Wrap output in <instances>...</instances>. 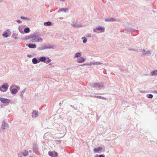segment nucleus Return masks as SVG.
I'll list each match as a JSON object with an SVG mask.
<instances>
[{
	"label": "nucleus",
	"mask_w": 157,
	"mask_h": 157,
	"mask_svg": "<svg viewBox=\"0 0 157 157\" xmlns=\"http://www.w3.org/2000/svg\"><path fill=\"white\" fill-rule=\"evenodd\" d=\"M18 88L17 86L15 85H12L10 87V90L12 94H15L18 92V90L17 88Z\"/></svg>",
	"instance_id": "nucleus-3"
},
{
	"label": "nucleus",
	"mask_w": 157,
	"mask_h": 157,
	"mask_svg": "<svg viewBox=\"0 0 157 157\" xmlns=\"http://www.w3.org/2000/svg\"><path fill=\"white\" fill-rule=\"evenodd\" d=\"M154 92L155 93L157 94V91H155Z\"/></svg>",
	"instance_id": "nucleus-45"
},
{
	"label": "nucleus",
	"mask_w": 157,
	"mask_h": 157,
	"mask_svg": "<svg viewBox=\"0 0 157 157\" xmlns=\"http://www.w3.org/2000/svg\"><path fill=\"white\" fill-rule=\"evenodd\" d=\"M32 117L33 118H36L38 116L39 114L38 111L33 110V112L31 113Z\"/></svg>",
	"instance_id": "nucleus-10"
},
{
	"label": "nucleus",
	"mask_w": 157,
	"mask_h": 157,
	"mask_svg": "<svg viewBox=\"0 0 157 157\" xmlns=\"http://www.w3.org/2000/svg\"><path fill=\"white\" fill-rule=\"evenodd\" d=\"M72 25L74 27H80L82 26V25L75 23H73L72 24Z\"/></svg>",
	"instance_id": "nucleus-19"
},
{
	"label": "nucleus",
	"mask_w": 157,
	"mask_h": 157,
	"mask_svg": "<svg viewBox=\"0 0 157 157\" xmlns=\"http://www.w3.org/2000/svg\"><path fill=\"white\" fill-rule=\"evenodd\" d=\"M142 52V55L146 56H150L151 55V53L149 51H145V49H143Z\"/></svg>",
	"instance_id": "nucleus-12"
},
{
	"label": "nucleus",
	"mask_w": 157,
	"mask_h": 157,
	"mask_svg": "<svg viewBox=\"0 0 157 157\" xmlns=\"http://www.w3.org/2000/svg\"><path fill=\"white\" fill-rule=\"evenodd\" d=\"M2 35L3 37H6V38H7V37H8L9 36L8 33H7V32H6V31L4 32L2 34Z\"/></svg>",
	"instance_id": "nucleus-29"
},
{
	"label": "nucleus",
	"mask_w": 157,
	"mask_h": 157,
	"mask_svg": "<svg viewBox=\"0 0 157 157\" xmlns=\"http://www.w3.org/2000/svg\"><path fill=\"white\" fill-rule=\"evenodd\" d=\"M36 47V45L35 44H30V48H35Z\"/></svg>",
	"instance_id": "nucleus-25"
},
{
	"label": "nucleus",
	"mask_w": 157,
	"mask_h": 157,
	"mask_svg": "<svg viewBox=\"0 0 157 157\" xmlns=\"http://www.w3.org/2000/svg\"><path fill=\"white\" fill-rule=\"evenodd\" d=\"M125 30L127 33H128L132 32L134 30V29L132 28L127 27L125 28Z\"/></svg>",
	"instance_id": "nucleus-17"
},
{
	"label": "nucleus",
	"mask_w": 157,
	"mask_h": 157,
	"mask_svg": "<svg viewBox=\"0 0 157 157\" xmlns=\"http://www.w3.org/2000/svg\"><path fill=\"white\" fill-rule=\"evenodd\" d=\"M82 39H83V41H82V42L83 43H85L87 42V40L86 39L85 37H82Z\"/></svg>",
	"instance_id": "nucleus-33"
},
{
	"label": "nucleus",
	"mask_w": 157,
	"mask_h": 157,
	"mask_svg": "<svg viewBox=\"0 0 157 157\" xmlns=\"http://www.w3.org/2000/svg\"><path fill=\"white\" fill-rule=\"evenodd\" d=\"M39 62H41L45 63V61L46 60V57L45 56L41 57L39 59Z\"/></svg>",
	"instance_id": "nucleus-15"
},
{
	"label": "nucleus",
	"mask_w": 157,
	"mask_h": 157,
	"mask_svg": "<svg viewBox=\"0 0 157 157\" xmlns=\"http://www.w3.org/2000/svg\"><path fill=\"white\" fill-rule=\"evenodd\" d=\"M151 74L152 76H155L157 75V70L152 71L151 72Z\"/></svg>",
	"instance_id": "nucleus-26"
},
{
	"label": "nucleus",
	"mask_w": 157,
	"mask_h": 157,
	"mask_svg": "<svg viewBox=\"0 0 157 157\" xmlns=\"http://www.w3.org/2000/svg\"><path fill=\"white\" fill-rule=\"evenodd\" d=\"M25 92V91L23 90L21 92V95H20V96L21 97V98H22V99H23V94Z\"/></svg>",
	"instance_id": "nucleus-35"
},
{
	"label": "nucleus",
	"mask_w": 157,
	"mask_h": 157,
	"mask_svg": "<svg viewBox=\"0 0 157 157\" xmlns=\"http://www.w3.org/2000/svg\"><path fill=\"white\" fill-rule=\"evenodd\" d=\"M128 50L129 51H137V50H136L134 49L129 48H128Z\"/></svg>",
	"instance_id": "nucleus-38"
},
{
	"label": "nucleus",
	"mask_w": 157,
	"mask_h": 157,
	"mask_svg": "<svg viewBox=\"0 0 157 157\" xmlns=\"http://www.w3.org/2000/svg\"><path fill=\"white\" fill-rule=\"evenodd\" d=\"M54 46L53 44H45L42 46L38 48V50H43L45 49L53 48Z\"/></svg>",
	"instance_id": "nucleus-2"
},
{
	"label": "nucleus",
	"mask_w": 157,
	"mask_h": 157,
	"mask_svg": "<svg viewBox=\"0 0 157 157\" xmlns=\"http://www.w3.org/2000/svg\"><path fill=\"white\" fill-rule=\"evenodd\" d=\"M48 154L52 157H56L58 156L57 153L55 151H49Z\"/></svg>",
	"instance_id": "nucleus-11"
},
{
	"label": "nucleus",
	"mask_w": 157,
	"mask_h": 157,
	"mask_svg": "<svg viewBox=\"0 0 157 157\" xmlns=\"http://www.w3.org/2000/svg\"><path fill=\"white\" fill-rule=\"evenodd\" d=\"M26 39H29V36H27L26 37Z\"/></svg>",
	"instance_id": "nucleus-42"
},
{
	"label": "nucleus",
	"mask_w": 157,
	"mask_h": 157,
	"mask_svg": "<svg viewBox=\"0 0 157 157\" xmlns=\"http://www.w3.org/2000/svg\"><path fill=\"white\" fill-rule=\"evenodd\" d=\"M27 56L29 57V55H27Z\"/></svg>",
	"instance_id": "nucleus-50"
},
{
	"label": "nucleus",
	"mask_w": 157,
	"mask_h": 157,
	"mask_svg": "<svg viewBox=\"0 0 157 157\" xmlns=\"http://www.w3.org/2000/svg\"><path fill=\"white\" fill-rule=\"evenodd\" d=\"M17 21L18 23H19V24H21L22 23V21H21L19 20H17Z\"/></svg>",
	"instance_id": "nucleus-39"
},
{
	"label": "nucleus",
	"mask_w": 157,
	"mask_h": 157,
	"mask_svg": "<svg viewBox=\"0 0 157 157\" xmlns=\"http://www.w3.org/2000/svg\"><path fill=\"white\" fill-rule=\"evenodd\" d=\"M20 18L21 19L25 21H29V18L24 17L21 16Z\"/></svg>",
	"instance_id": "nucleus-30"
},
{
	"label": "nucleus",
	"mask_w": 157,
	"mask_h": 157,
	"mask_svg": "<svg viewBox=\"0 0 157 157\" xmlns=\"http://www.w3.org/2000/svg\"><path fill=\"white\" fill-rule=\"evenodd\" d=\"M25 29V26L23 25H21L19 26L18 27V29L20 31V32L22 33H23V30Z\"/></svg>",
	"instance_id": "nucleus-14"
},
{
	"label": "nucleus",
	"mask_w": 157,
	"mask_h": 157,
	"mask_svg": "<svg viewBox=\"0 0 157 157\" xmlns=\"http://www.w3.org/2000/svg\"><path fill=\"white\" fill-rule=\"evenodd\" d=\"M28 154V151L25 150L22 151L20 153H18L17 156L18 157H22V155H23L24 156H26Z\"/></svg>",
	"instance_id": "nucleus-7"
},
{
	"label": "nucleus",
	"mask_w": 157,
	"mask_h": 157,
	"mask_svg": "<svg viewBox=\"0 0 157 157\" xmlns=\"http://www.w3.org/2000/svg\"><path fill=\"white\" fill-rule=\"evenodd\" d=\"M67 10V8H63L59 9V10L58 11V12H61L63 11L65 12H66V11Z\"/></svg>",
	"instance_id": "nucleus-23"
},
{
	"label": "nucleus",
	"mask_w": 157,
	"mask_h": 157,
	"mask_svg": "<svg viewBox=\"0 0 157 157\" xmlns=\"http://www.w3.org/2000/svg\"><path fill=\"white\" fill-rule=\"evenodd\" d=\"M0 101L3 103L6 104L10 102V100L6 98L0 97Z\"/></svg>",
	"instance_id": "nucleus-9"
},
{
	"label": "nucleus",
	"mask_w": 157,
	"mask_h": 157,
	"mask_svg": "<svg viewBox=\"0 0 157 157\" xmlns=\"http://www.w3.org/2000/svg\"><path fill=\"white\" fill-rule=\"evenodd\" d=\"M87 65H94V62H90L89 63H88Z\"/></svg>",
	"instance_id": "nucleus-36"
},
{
	"label": "nucleus",
	"mask_w": 157,
	"mask_h": 157,
	"mask_svg": "<svg viewBox=\"0 0 157 157\" xmlns=\"http://www.w3.org/2000/svg\"><path fill=\"white\" fill-rule=\"evenodd\" d=\"M30 38H32V42H42L43 40L38 35H36V34H33L31 35H30Z\"/></svg>",
	"instance_id": "nucleus-1"
},
{
	"label": "nucleus",
	"mask_w": 157,
	"mask_h": 157,
	"mask_svg": "<svg viewBox=\"0 0 157 157\" xmlns=\"http://www.w3.org/2000/svg\"><path fill=\"white\" fill-rule=\"evenodd\" d=\"M84 65H87V64H83Z\"/></svg>",
	"instance_id": "nucleus-49"
},
{
	"label": "nucleus",
	"mask_w": 157,
	"mask_h": 157,
	"mask_svg": "<svg viewBox=\"0 0 157 157\" xmlns=\"http://www.w3.org/2000/svg\"><path fill=\"white\" fill-rule=\"evenodd\" d=\"M92 86L95 88H98L100 87H102L103 88H105V86L103 85V83L102 82L101 83L96 82L94 83L92 85Z\"/></svg>",
	"instance_id": "nucleus-6"
},
{
	"label": "nucleus",
	"mask_w": 157,
	"mask_h": 157,
	"mask_svg": "<svg viewBox=\"0 0 157 157\" xmlns=\"http://www.w3.org/2000/svg\"><path fill=\"white\" fill-rule=\"evenodd\" d=\"M44 25L46 26H50L51 25L52 23L50 21L45 22L44 23Z\"/></svg>",
	"instance_id": "nucleus-22"
},
{
	"label": "nucleus",
	"mask_w": 157,
	"mask_h": 157,
	"mask_svg": "<svg viewBox=\"0 0 157 157\" xmlns=\"http://www.w3.org/2000/svg\"><path fill=\"white\" fill-rule=\"evenodd\" d=\"M81 56V54L80 53H77L75 55V58H78Z\"/></svg>",
	"instance_id": "nucleus-31"
},
{
	"label": "nucleus",
	"mask_w": 157,
	"mask_h": 157,
	"mask_svg": "<svg viewBox=\"0 0 157 157\" xmlns=\"http://www.w3.org/2000/svg\"><path fill=\"white\" fill-rule=\"evenodd\" d=\"M3 0H0V3H1Z\"/></svg>",
	"instance_id": "nucleus-47"
},
{
	"label": "nucleus",
	"mask_w": 157,
	"mask_h": 157,
	"mask_svg": "<svg viewBox=\"0 0 157 157\" xmlns=\"http://www.w3.org/2000/svg\"><path fill=\"white\" fill-rule=\"evenodd\" d=\"M98 157V155H97L94 157Z\"/></svg>",
	"instance_id": "nucleus-46"
},
{
	"label": "nucleus",
	"mask_w": 157,
	"mask_h": 157,
	"mask_svg": "<svg viewBox=\"0 0 157 157\" xmlns=\"http://www.w3.org/2000/svg\"><path fill=\"white\" fill-rule=\"evenodd\" d=\"M26 45L29 48V44H26Z\"/></svg>",
	"instance_id": "nucleus-41"
},
{
	"label": "nucleus",
	"mask_w": 157,
	"mask_h": 157,
	"mask_svg": "<svg viewBox=\"0 0 157 157\" xmlns=\"http://www.w3.org/2000/svg\"><path fill=\"white\" fill-rule=\"evenodd\" d=\"M38 148L36 144H34L33 145V152H36L38 150Z\"/></svg>",
	"instance_id": "nucleus-18"
},
{
	"label": "nucleus",
	"mask_w": 157,
	"mask_h": 157,
	"mask_svg": "<svg viewBox=\"0 0 157 157\" xmlns=\"http://www.w3.org/2000/svg\"><path fill=\"white\" fill-rule=\"evenodd\" d=\"M32 62L34 64H37L39 62V60H38L36 58H34L32 59Z\"/></svg>",
	"instance_id": "nucleus-20"
},
{
	"label": "nucleus",
	"mask_w": 157,
	"mask_h": 157,
	"mask_svg": "<svg viewBox=\"0 0 157 157\" xmlns=\"http://www.w3.org/2000/svg\"><path fill=\"white\" fill-rule=\"evenodd\" d=\"M102 63L101 62L95 61L94 62V65H101Z\"/></svg>",
	"instance_id": "nucleus-34"
},
{
	"label": "nucleus",
	"mask_w": 157,
	"mask_h": 157,
	"mask_svg": "<svg viewBox=\"0 0 157 157\" xmlns=\"http://www.w3.org/2000/svg\"><path fill=\"white\" fill-rule=\"evenodd\" d=\"M105 28L101 26H99L93 29V32L97 33L104 32H105Z\"/></svg>",
	"instance_id": "nucleus-4"
},
{
	"label": "nucleus",
	"mask_w": 157,
	"mask_h": 157,
	"mask_svg": "<svg viewBox=\"0 0 157 157\" xmlns=\"http://www.w3.org/2000/svg\"><path fill=\"white\" fill-rule=\"evenodd\" d=\"M91 36H92L91 34L88 33L86 34V37H91Z\"/></svg>",
	"instance_id": "nucleus-37"
},
{
	"label": "nucleus",
	"mask_w": 157,
	"mask_h": 157,
	"mask_svg": "<svg viewBox=\"0 0 157 157\" xmlns=\"http://www.w3.org/2000/svg\"><path fill=\"white\" fill-rule=\"evenodd\" d=\"M105 21L106 22H113L116 21V19L114 18H106L105 19Z\"/></svg>",
	"instance_id": "nucleus-13"
},
{
	"label": "nucleus",
	"mask_w": 157,
	"mask_h": 157,
	"mask_svg": "<svg viewBox=\"0 0 157 157\" xmlns=\"http://www.w3.org/2000/svg\"><path fill=\"white\" fill-rule=\"evenodd\" d=\"M85 60L83 57L81 58L78 60L77 61L78 63H82Z\"/></svg>",
	"instance_id": "nucleus-27"
},
{
	"label": "nucleus",
	"mask_w": 157,
	"mask_h": 157,
	"mask_svg": "<svg viewBox=\"0 0 157 157\" xmlns=\"http://www.w3.org/2000/svg\"><path fill=\"white\" fill-rule=\"evenodd\" d=\"M147 97L148 98H151L153 97V95L151 94H147Z\"/></svg>",
	"instance_id": "nucleus-32"
},
{
	"label": "nucleus",
	"mask_w": 157,
	"mask_h": 157,
	"mask_svg": "<svg viewBox=\"0 0 157 157\" xmlns=\"http://www.w3.org/2000/svg\"><path fill=\"white\" fill-rule=\"evenodd\" d=\"M99 157H105L104 155H98Z\"/></svg>",
	"instance_id": "nucleus-40"
},
{
	"label": "nucleus",
	"mask_w": 157,
	"mask_h": 157,
	"mask_svg": "<svg viewBox=\"0 0 157 157\" xmlns=\"http://www.w3.org/2000/svg\"><path fill=\"white\" fill-rule=\"evenodd\" d=\"M49 65H50V66L52 65V63H49Z\"/></svg>",
	"instance_id": "nucleus-44"
},
{
	"label": "nucleus",
	"mask_w": 157,
	"mask_h": 157,
	"mask_svg": "<svg viewBox=\"0 0 157 157\" xmlns=\"http://www.w3.org/2000/svg\"><path fill=\"white\" fill-rule=\"evenodd\" d=\"M102 149V148L101 147H96L94 149V151L95 153H99V151Z\"/></svg>",
	"instance_id": "nucleus-16"
},
{
	"label": "nucleus",
	"mask_w": 157,
	"mask_h": 157,
	"mask_svg": "<svg viewBox=\"0 0 157 157\" xmlns=\"http://www.w3.org/2000/svg\"><path fill=\"white\" fill-rule=\"evenodd\" d=\"M9 128L8 124L6 123L4 121H3L2 124V128L4 130Z\"/></svg>",
	"instance_id": "nucleus-8"
},
{
	"label": "nucleus",
	"mask_w": 157,
	"mask_h": 157,
	"mask_svg": "<svg viewBox=\"0 0 157 157\" xmlns=\"http://www.w3.org/2000/svg\"><path fill=\"white\" fill-rule=\"evenodd\" d=\"M29 28H25L24 30H23V33H29Z\"/></svg>",
	"instance_id": "nucleus-24"
},
{
	"label": "nucleus",
	"mask_w": 157,
	"mask_h": 157,
	"mask_svg": "<svg viewBox=\"0 0 157 157\" xmlns=\"http://www.w3.org/2000/svg\"><path fill=\"white\" fill-rule=\"evenodd\" d=\"M9 87V86L7 83H4L0 87V90L2 92H5L7 90Z\"/></svg>",
	"instance_id": "nucleus-5"
},
{
	"label": "nucleus",
	"mask_w": 157,
	"mask_h": 157,
	"mask_svg": "<svg viewBox=\"0 0 157 157\" xmlns=\"http://www.w3.org/2000/svg\"><path fill=\"white\" fill-rule=\"evenodd\" d=\"M60 1H62V2H63L65 0H60Z\"/></svg>",
	"instance_id": "nucleus-48"
},
{
	"label": "nucleus",
	"mask_w": 157,
	"mask_h": 157,
	"mask_svg": "<svg viewBox=\"0 0 157 157\" xmlns=\"http://www.w3.org/2000/svg\"><path fill=\"white\" fill-rule=\"evenodd\" d=\"M93 97H95L101 99L105 100H107V99L106 98L104 97L101 96L95 95Z\"/></svg>",
	"instance_id": "nucleus-21"
},
{
	"label": "nucleus",
	"mask_w": 157,
	"mask_h": 157,
	"mask_svg": "<svg viewBox=\"0 0 157 157\" xmlns=\"http://www.w3.org/2000/svg\"><path fill=\"white\" fill-rule=\"evenodd\" d=\"M63 19V17H61L59 18V19L60 20H62Z\"/></svg>",
	"instance_id": "nucleus-43"
},
{
	"label": "nucleus",
	"mask_w": 157,
	"mask_h": 157,
	"mask_svg": "<svg viewBox=\"0 0 157 157\" xmlns=\"http://www.w3.org/2000/svg\"><path fill=\"white\" fill-rule=\"evenodd\" d=\"M52 61L51 59H49L48 57H46V60L45 61V63L48 64L50 63Z\"/></svg>",
	"instance_id": "nucleus-28"
}]
</instances>
